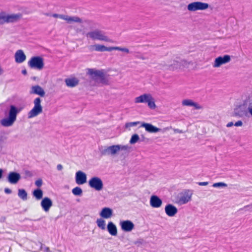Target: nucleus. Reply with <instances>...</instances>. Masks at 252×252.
I'll return each mask as SVG.
<instances>
[{
	"label": "nucleus",
	"instance_id": "nucleus-1",
	"mask_svg": "<svg viewBox=\"0 0 252 252\" xmlns=\"http://www.w3.org/2000/svg\"><path fill=\"white\" fill-rule=\"evenodd\" d=\"M87 73L90 76V85L91 87H99L109 84V75L104 70L89 68L87 69Z\"/></svg>",
	"mask_w": 252,
	"mask_h": 252
},
{
	"label": "nucleus",
	"instance_id": "nucleus-2",
	"mask_svg": "<svg viewBox=\"0 0 252 252\" xmlns=\"http://www.w3.org/2000/svg\"><path fill=\"white\" fill-rule=\"evenodd\" d=\"M131 147L126 145H114L105 147L101 150V154L104 156H115L119 154L120 151L124 153H129L130 151Z\"/></svg>",
	"mask_w": 252,
	"mask_h": 252
},
{
	"label": "nucleus",
	"instance_id": "nucleus-3",
	"mask_svg": "<svg viewBox=\"0 0 252 252\" xmlns=\"http://www.w3.org/2000/svg\"><path fill=\"white\" fill-rule=\"evenodd\" d=\"M20 110L14 105L10 106L8 113V117L4 118L0 121V124L4 127H10L13 126L16 120L17 116Z\"/></svg>",
	"mask_w": 252,
	"mask_h": 252
},
{
	"label": "nucleus",
	"instance_id": "nucleus-4",
	"mask_svg": "<svg viewBox=\"0 0 252 252\" xmlns=\"http://www.w3.org/2000/svg\"><path fill=\"white\" fill-rule=\"evenodd\" d=\"M86 37L93 40H99L108 42H112V40L110 39L106 34V33L100 30L95 29L86 33Z\"/></svg>",
	"mask_w": 252,
	"mask_h": 252
},
{
	"label": "nucleus",
	"instance_id": "nucleus-5",
	"mask_svg": "<svg viewBox=\"0 0 252 252\" xmlns=\"http://www.w3.org/2000/svg\"><path fill=\"white\" fill-rule=\"evenodd\" d=\"M22 16L19 13L8 14L5 12H0V25L16 23L21 19Z\"/></svg>",
	"mask_w": 252,
	"mask_h": 252
},
{
	"label": "nucleus",
	"instance_id": "nucleus-6",
	"mask_svg": "<svg viewBox=\"0 0 252 252\" xmlns=\"http://www.w3.org/2000/svg\"><path fill=\"white\" fill-rule=\"evenodd\" d=\"M134 102L135 103H146L148 106L152 109H155L157 107L155 99L150 94H144L135 97Z\"/></svg>",
	"mask_w": 252,
	"mask_h": 252
},
{
	"label": "nucleus",
	"instance_id": "nucleus-7",
	"mask_svg": "<svg viewBox=\"0 0 252 252\" xmlns=\"http://www.w3.org/2000/svg\"><path fill=\"white\" fill-rule=\"evenodd\" d=\"M33 107L28 112V117L31 119L41 114L43 112V107L41 105V99L39 97L35 98L33 100Z\"/></svg>",
	"mask_w": 252,
	"mask_h": 252
},
{
	"label": "nucleus",
	"instance_id": "nucleus-8",
	"mask_svg": "<svg viewBox=\"0 0 252 252\" xmlns=\"http://www.w3.org/2000/svg\"><path fill=\"white\" fill-rule=\"evenodd\" d=\"M192 195V191L185 190L178 195L177 202L180 205L186 204L191 200Z\"/></svg>",
	"mask_w": 252,
	"mask_h": 252
},
{
	"label": "nucleus",
	"instance_id": "nucleus-9",
	"mask_svg": "<svg viewBox=\"0 0 252 252\" xmlns=\"http://www.w3.org/2000/svg\"><path fill=\"white\" fill-rule=\"evenodd\" d=\"M88 184L92 189L97 191H101L103 189V182L98 177H93L89 181Z\"/></svg>",
	"mask_w": 252,
	"mask_h": 252
},
{
	"label": "nucleus",
	"instance_id": "nucleus-10",
	"mask_svg": "<svg viewBox=\"0 0 252 252\" xmlns=\"http://www.w3.org/2000/svg\"><path fill=\"white\" fill-rule=\"evenodd\" d=\"M29 66L32 68L41 70L44 66L43 59L40 57H33L28 62Z\"/></svg>",
	"mask_w": 252,
	"mask_h": 252
},
{
	"label": "nucleus",
	"instance_id": "nucleus-11",
	"mask_svg": "<svg viewBox=\"0 0 252 252\" xmlns=\"http://www.w3.org/2000/svg\"><path fill=\"white\" fill-rule=\"evenodd\" d=\"M209 7V4L207 3L201 1H195L189 4L187 6L188 10L189 11H195L197 10H203Z\"/></svg>",
	"mask_w": 252,
	"mask_h": 252
},
{
	"label": "nucleus",
	"instance_id": "nucleus-12",
	"mask_svg": "<svg viewBox=\"0 0 252 252\" xmlns=\"http://www.w3.org/2000/svg\"><path fill=\"white\" fill-rule=\"evenodd\" d=\"M93 27L94 23L92 21L86 19H80V32H82L83 34L86 35L87 31Z\"/></svg>",
	"mask_w": 252,
	"mask_h": 252
},
{
	"label": "nucleus",
	"instance_id": "nucleus-13",
	"mask_svg": "<svg viewBox=\"0 0 252 252\" xmlns=\"http://www.w3.org/2000/svg\"><path fill=\"white\" fill-rule=\"evenodd\" d=\"M231 61L229 55H226L223 56H220L215 59L213 66L215 68L220 67L221 65L226 64Z\"/></svg>",
	"mask_w": 252,
	"mask_h": 252
},
{
	"label": "nucleus",
	"instance_id": "nucleus-14",
	"mask_svg": "<svg viewBox=\"0 0 252 252\" xmlns=\"http://www.w3.org/2000/svg\"><path fill=\"white\" fill-rule=\"evenodd\" d=\"M21 178V175L16 172H9L7 175V181L12 185H16Z\"/></svg>",
	"mask_w": 252,
	"mask_h": 252
},
{
	"label": "nucleus",
	"instance_id": "nucleus-15",
	"mask_svg": "<svg viewBox=\"0 0 252 252\" xmlns=\"http://www.w3.org/2000/svg\"><path fill=\"white\" fill-rule=\"evenodd\" d=\"M141 126L144 127L145 130L149 133H156L161 131H164L169 129L168 127H165L162 130L160 128L155 126L151 124L146 123H142Z\"/></svg>",
	"mask_w": 252,
	"mask_h": 252
},
{
	"label": "nucleus",
	"instance_id": "nucleus-16",
	"mask_svg": "<svg viewBox=\"0 0 252 252\" xmlns=\"http://www.w3.org/2000/svg\"><path fill=\"white\" fill-rule=\"evenodd\" d=\"M121 229L125 232H130L134 228V223L130 220H123L120 222Z\"/></svg>",
	"mask_w": 252,
	"mask_h": 252
},
{
	"label": "nucleus",
	"instance_id": "nucleus-17",
	"mask_svg": "<svg viewBox=\"0 0 252 252\" xmlns=\"http://www.w3.org/2000/svg\"><path fill=\"white\" fill-rule=\"evenodd\" d=\"M181 58H176L175 59L171 60L166 67L169 69L174 70L176 69H181Z\"/></svg>",
	"mask_w": 252,
	"mask_h": 252
},
{
	"label": "nucleus",
	"instance_id": "nucleus-18",
	"mask_svg": "<svg viewBox=\"0 0 252 252\" xmlns=\"http://www.w3.org/2000/svg\"><path fill=\"white\" fill-rule=\"evenodd\" d=\"M243 106L247 108L246 111L252 116V93L249 94L244 100Z\"/></svg>",
	"mask_w": 252,
	"mask_h": 252
},
{
	"label": "nucleus",
	"instance_id": "nucleus-19",
	"mask_svg": "<svg viewBox=\"0 0 252 252\" xmlns=\"http://www.w3.org/2000/svg\"><path fill=\"white\" fill-rule=\"evenodd\" d=\"M41 206L42 209L45 212H48L53 205L52 201L49 197H44L41 201Z\"/></svg>",
	"mask_w": 252,
	"mask_h": 252
},
{
	"label": "nucleus",
	"instance_id": "nucleus-20",
	"mask_svg": "<svg viewBox=\"0 0 252 252\" xmlns=\"http://www.w3.org/2000/svg\"><path fill=\"white\" fill-rule=\"evenodd\" d=\"M162 203L161 199L158 196L153 195L151 196L150 204L153 208H159L161 206Z\"/></svg>",
	"mask_w": 252,
	"mask_h": 252
},
{
	"label": "nucleus",
	"instance_id": "nucleus-21",
	"mask_svg": "<svg viewBox=\"0 0 252 252\" xmlns=\"http://www.w3.org/2000/svg\"><path fill=\"white\" fill-rule=\"evenodd\" d=\"M165 212L168 216L172 217L177 213L178 209L173 205L168 204L165 207Z\"/></svg>",
	"mask_w": 252,
	"mask_h": 252
},
{
	"label": "nucleus",
	"instance_id": "nucleus-22",
	"mask_svg": "<svg viewBox=\"0 0 252 252\" xmlns=\"http://www.w3.org/2000/svg\"><path fill=\"white\" fill-rule=\"evenodd\" d=\"M30 94H35L40 96L43 97L45 93L44 90L39 85L33 86L31 87L30 91Z\"/></svg>",
	"mask_w": 252,
	"mask_h": 252
},
{
	"label": "nucleus",
	"instance_id": "nucleus-23",
	"mask_svg": "<svg viewBox=\"0 0 252 252\" xmlns=\"http://www.w3.org/2000/svg\"><path fill=\"white\" fill-rule=\"evenodd\" d=\"M91 48L92 50H94L96 52H111L112 51V47H106L104 45L95 44L91 46Z\"/></svg>",
	"mask_w": 252,
	"mask_h": 252
},
{
	"label": "nucleus",
	"instance_id": "nucleus-24",
	"mask_svg": "<svg viewBox=\"0 0 252 252\" xmlns=\"http://www.w3.org/2000/svg\"><path fill=\"white\" fill-rule=\"evenodd\" d=\"M182 104L183 106L193 107L195 109H201L203 108L202 106L197 103L189 99H184L182 101Z\"/></svg>",
	"mask_w": 252,
	"mask_h": 252
},
{
	"label": "nucleus",
	"instance_id": "nucleus-25",
	"mask_svg": "<svg viewBox=\"0 0 252 252\" xmlns=\"http://www.w3.org/2000/svg\"><path fill=\"white\" fill-rule=\"evenodd\" d=\"M26 59V56L22 50H17L15 54V60L17 63H22Z\"/></svg>",
	"mask_w": 252,
	"mask_h": 252
},
{
	"label": "nucleus",
	"instance_id": "nucleus-26",
	"mask_svg": "<svg viewBox=\"0 0 252 252\" xmlns=\"http://www.w3.org/2000/svg\"><path fill=\"white\" fill-rule=\"evenodd\" d=\"M64 82L68 87L73 88L78 85L79 80L77 78L71 76L66 78L64 80Z\"/></svg>",
	"mask_w": 252,
	"mask_h": 252
},
{
	"label": "nucleus",
	"instance_id": "nucleus-27",
	"mask_svg": "<svg viewBox=\"0 0 252 252\" xmlns=\"http://www.w3.org/2000/svg\"><path fill=\"white\" fill-rule=\"evenodd\" d=\"M99 215L103 218L109 219L112 216L113 211L111 209L107 207H105L102 209Z\"/></svg>",
	"mask_w": 252,
	"mask_h": 252
},
{
	"label": "nucleus",
	"instance_id": "nucleus-28",
	"mask_svg": "<svg viewBox=\"0 0 252 252\" xmlns=\"http://www.w3.org/2000/svg\"><path fill=\"white\" fill-rule=\"evenodd\" d=\"M59 18L64 20L67 21L69 24H71L73 22H79V18L77 17L69 16L65 15L60 14Z\"/></svg>",
	"mask_w": 252,
	"mask_h": 252
},
{
	"label": "nucleus",
	"instance_id": "nucleus-29",
	"mask_svg": "<svg viewBox=\"0 0 252 252\" xmlns=\"http://www.w3.org/2000/svg\"><path fill=\"white\" fill-rule=\"evenodd\" d=\"M243 107L244 106L242 105V106H239L236 108L234 111V115L235 116H238L239 117H242L246 115L247 114V111L246 110H243Z\"/></svg>",
	"mask_w": 252,
	"mask_h": 252
},
{
	"label": "nucleus",
	"instance_id": "nucleus-30",
	"mask_svg": "<svg viewBox=\"0 0 252 252\" xmlns=\"http://www.w3.org/2000/svg\"><path fill=\"white\" fill-rule=\"evenodd\" d=\"M107 230L112 236L117 235V229L116 225L111 221L109 222L107 225Z\"/></svg>",
	"mask_w": 252,
	"mask_h": 252
},
{
	"label": "nucleus",
	"instance_id": "nucleus-31",
	"mask_svg": "<svg viewBox=\"0 0 252 252\" xmlns=\"http://www.w3.org/2000/svg\"><path fill=\"white\" fill-rule=\"evenodd\" d=\"M32 195L36 200H39L42 198L43 195V191L39 189H36L32 192Z\"/></svg>",
	"mask_w": 252,
	"mask_h": 252
},
{
	"label": "nucleus",
	"instance_id": "nucleus-32",
	"mask_svg": "<svg viewBox=\"0 0 252 252\" xmlns=\"http://www.w3.org/2000/svg\"><path fill=\"white\" fill-rule=\"evenodd\" d=\"M181 69L185 68H188L189 65H192L193 63L191 61H188L184 59H181Z\"/></svg>",
	"mask_w": 252,
	"mask_h": 252
},
{
	"label": "nucleus",
	"instance_id": "nucleus-33",
	"mask_svg": "<svg viewBox=\"0 0 252 252\" xmlns=\"http://www.w3.org/2000/svg\"><path fill=\"white\" fill-rule=\"evenodd\" d=\"M117 50L124 52L125 54H129L130 51L129 49L126 47H121L119 46H112V51Z\"/></svg>",
	"mask_w": 252,
	"mask_h": 252
},
{
	"label": "nucleus",
	"instance_id": "nucleus-34",
	"mask_svg": "<svg viewBox=\"0 0 252 252\" xmlns=\"http://www.w3.org/2000/svg\"><path fill=\"white\" fill-rule=\"evenodd\" d=\"M18 195L23 200L27 199V193L24 189H19Z\"/></svg>",
	"mask_w": 252,
	"mask_h": 252
},
{
	"label": "nucleus",
	"instance_id": "nucleus-35",
	"mask_svg": "<svg viewBox=\"0 0 252 252\" xmlns=\"http://www.w3.org/2000/svg\"><path fill=\"white\" fill-rule=\"evenodd\" d=\"M96 224L99 228L102 230L105 229V221L102 219H98L96 220Z\"/></svg>",
	"mask_w": 252,
	"mask_h": 252
},
{
	"label": "nucleus",
	"instance_id": "nucleus-36",
	"mask_svg": "<svg viewBox=\"0 0 252 252\" xmlns=\"http://www.w3.org/2000/svg\"><path fill=\"white\" fill-rule=\"evenodd\" d=\"M87 182V176L85 173L80 171V185L84 184Z\"/></svg>",
	"mask_w": 252,
	"mask_h": 252
},
{
	"label": "nucleus",
	"instance_id": "nucleus-37",
	"mask_svg": "<svg viewBox=\"0 0 252 252\" xmlns=\"http://www.w3.org/2000/svg\"><path fill=\"white\" fill-rule=\"evenodd\" d=\"M139 140V135L137 134H134L132 135L131 139L129 141V143L131 144H134L137 142Z\"/></svg>",
	"mask_w": 252,
	"mask_h": 252
},
{
	"label": "nucleus",
	"instance_id": "nucleus-38",
	"mask_svg": "<svg viewBox=\"0 0 252 252\" xmlns=\"http://www.w3.org/2000/svg\"><path fill=\"white\" fill-rule=\"evenodd\" d=\"M212 186L214 188H224L226 187L227 185L224 183L219 182L213 184Z\"/></svg>",
	"mask_w": 252,
	"mask_h": 252
},
{
	"label": "nucleus",
	"instance_id": "nucleus-39",
	"mask_svg": "<svg viewBox=\"0 0 252 252\" xmlns=\"http://www.w3.org/2000/svg\"><path fill=\"white\" fill-rule=\"evenodd\" d=\"M140 123L139 122H130L127 123L126 124V127H128L131 126H137L138 124Z\"/></svg>",
	"mask_w": 252,
	"mask_h": 252
},
{
	"label": "nucleus",
	"instance_id": "nucleus-40",
	"mask_svg": "<svg viewBox=\"0 0 252 252\" xmlns=\"http://www.w3.org/2000/svg\"><path fill=\"white\" fill-rule=\"evenodd\" d=\"M42 180L41 179H39L35 182V185L37 187H40L42 186Z\"/></svg>",
	"mask_w": 252,
	"mask_h": 252
},
{
	"label": "nucleus",
	"instance_id": "nucleus-41",
	"mask_svg": "<svg viewBox=\"0 0 252 252\" xmlns=\"http://www.w3.org/2000/svg\"><path fill=\"white\" fill-rule=\"evenodd\" d=\"M72 193L76 195H79V187H77L73 189Z\"/></svg>",
	"mask_w": 252,
	"mask_h": 252
},
{
	"label": "nucleus",
	"instance_id": "nucleus-42",
	"mask_svg": "<svg viewBox=\"0 0 252 252\" xmlns=\"http://www.w3.org/2000/svg\"><path fill=\"white\" fill-rule=\"evenodd\" d=\"M243 125V123L241 121H238L236 122L234 124V126H241Z\"/></svg>",
	"mask_w": 252,
	"mask_h": 252
},
{
	"label": "nucleus",
	"instance_id": "nucleus-43",
	"mask_svg": "<svg viewBox=\"0 0 252 252\" xmlns=\"http://www.w3.org/2000/svg\"><path fill=\"white\" fill-rule=\"evenodd\" d=\"M197 184L199 186H207L208 185L209 183L208 182H198Z\"/></svg>",
	"mask_w": 252,
	"mask_h": 252
},
{
	"label": "nucleus",
	"instance_id": "nucleus-44",
	"mask_svg": "<svg viewBox=\"0 0 252 252\" xmlns=\"http://www.w3.org/2000/svg\"><path fill=\"white\" fill-rule=\"evenodd\" d=\"M4 192L6 194H10L12 192V191L10 189L8 188H5Z\"/></svg>",
	"mask_w": 252,
	"mask_h": 252
},
{
	"label": "nucleus",
	"instance_id": "nucleus-45",
	"mask_svg": "<svg viewBox=\"0 0 252 252\" xmlns=\"http://www.w3.org/2000/svg\"><path fill=\"white\" fill-rule=\"evenodd\" d=\"M76 182L79 184V171L76 173Z\"/></svg>",
	"mask_w": 252,
	"mask_h": 252
},
{
	"label": "nucleus",
	"instance_id": "nucleus-46",
	"mask_svg": "<svg viewBox=\"0 0 252 252\" xmlns=\"http://www.w3.org/2000/svg\"><path fill=\"white\" fill-rule=\"evenodd\" d=\"M247 208H249L250 209H252V204L247 205L244 207V209H246Z\"/></svg>",
	"mask_w": 252,
	"mask_h": 252
},
{
	"label": "nucleus",
	"instance_id": "nucleus-47",
	"mask_svg": "<svg viewBox=\"0 0 252 252\" xmlns=\"http://www.w3.org/2000/svg\"><path fill=\"white\" fill-rule=\"evenodd\" d=\"M233 125H234V124H233V122H229L228 123L227 125H226V126L229 127H231L232 126H233Z\"/></svg>",
	"mask_w": 252,
	"mask_h": 252
},
{
	"label": "nucleus",
	"instance_id": "nucleus-48",
	"mask_svg": "<svg viewBox=\"0 0 252 252\" xmlns=\"http://www.w3.org/2000/svg\"><path fill=\"white\" fill-rule=\"evenodd\" d=\"M57 168L58 170H61L63 169V166L61 164H58L57 166Z\"/></svg>",
	"mask_w": 252,
	"mask_h": 252
},
{
	"label": "nucleus",
	"instance_id": "nucleus-49",
	"mask_svg": "<svg viewBox=\"0 0 252 252\" xmlns=\"http://www.w3.org/2000/svg\"><path fill=\"white\" fill-rule=\"evenodd\" d=\"M174 131L175 132H177V133H183L182 130H180L179 129H174Z\"/></svg>",
	"mask_w": 252,
	"mask_h": 252
},
{
	"label": "nucleus",
	"instance_id": "nucleus-50",
	"mask_svg": "<svg viewBox=\"0 0 252 252\" xmlns=\"http://www.w3.org/2000/svg\"><path fill=\"white\" fill-rule=\"evenodd\" d=\"M143 242V240L141 239V240H139L137 241L136 242H135V244H142Z\"/></svg>",
	"mask_w": 252,
	"mask_h": 252
},
{
	"label": "nucleus",
	"instance_id": "nucleus-51",
	"mask_svg": "<svg viewBox=\"0 0 252 252\" xmlns=\"http://www.w3.org/2000/svg\"><path fill=\"white\" fill-rule=\"evenodd\" d=\"M3 173V170L2 169L0 168V179L2 178Z\"/></svg>",
	"mask_w": 252,
	"mask_h": 252
},
{
	"label": "nucleus",
	"instance_id": "nucleus-52",
	"mask_svg": "<svg viewBox=\"0 0 252 252\" xmlns=\"http://www.w3.org/2000/svg\"><path fill=\"white\" fill-rule=\"evenodd\" d=\"M59 15L60 14H52V16L54 18H59Z\"/></svg>",
	"mask_w": 252,
	"mask_h": 252
},
{
	"label": "nucleus",
	"instance_id": "nucleus-53",
	"mask_svg": "<svg viewBox=\"0 0 252 252\" xmlns=\"http://www.w3.org/2000/svg\"><path fill=\"white\" fill-rule=\"evenodd\" d=\"M22 73L23 74H27V71L26 70H22Z\"/></svg>",
	"mask_w": 252,
	"mask_h": 252
},
{
	"label": "nucleus",
	"instance_id": "nucleus-54",
	"mask_svg": "<svg viewBox=\"0 0 252 252\" xmlns=\"http://www.w3.org/2000/svg\"><path fill=\"white\" fill-rule=\"evenodd\" d=\"M44 14H45V15L47 16H52V15L50 14V13H45Z\"/></svg>",
	"mask_w": 252,
	"mask_h": 252
},
{
	"label": "nucleus",
	"instance_id": "nucleus-55",
	"mask_svg": "<svg viewBox=\"0 0 252 252\" xmlns=\"http://www.w3.org/2000/svg\"><path fill=\"white\" fill-rule=\"evenodd\" d=\"M140 58L141 59H142V60H145V58L144 57H141Z\"/></svg>",
	"mask_w": 252,
	"mask_h": 252
},
{
	"label": "nucleus",
	"instance_id": "nucleus-56",
	"mask_svg": "<svg viewBox=\"0 0 252 252\" xmlns=\"http://www.w3.org/2000/svg\"><path fill=\"white\" fill-rule=\"evenodd\" d=\"M82 191L81 189H80V195L82 193Z\"/></svg>",
	"mask_w": 252,
	"mask_h": 252
}]
</instances>
